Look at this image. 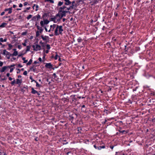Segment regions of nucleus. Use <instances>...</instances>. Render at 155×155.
Listing matches in <instances>:
<instances>
[{
    "mask_svg": "<svg viewBox=\"0 0 155 155\" xmlns=\"http://www.w3.org/2000/svg\"><path fill=\"white\" fill-rule=\"evenodd\" d=\"M69 10L68 7H67L65 5H64L59 8V12L61 14H62L63 16H65L66 13H70L69 12Z\"/></svg>",
    "mask_w": 155,
    "mask_h": 155,
    "instance_id": "nucleus-1",
    "label": "nucleus"
},
{
    "mask_svg": "<svg viewBox=\"0 0 155 155\" xmlns=\"http://www.w3.org/2000/svg\"><path fill=\"white\" fill-rule=\"evenodd\" d=\"M56 26L54 30V35L56 36L59 35V34L62 35V31H63V27L61 25L59 26L58 25H54Z\"/></svg>",
    "mask_w": 155,
    "mask_h": 155,
    "instance_id": "nucleus-2",
    "label": "nucleus"
},
{
    "mask_svg": "<svg viewBox=\"0 0 155 155\" xmlns=\"http://www.w3.org/2000/svg\"><path fill=\"white\" fill-rule=\"evenodd\" d=\"M64 16H63L62 14L60 15L59 13H58L56 14L55 16V17L57 22L60 21L61 19Z\"/></svg>",
    "mask_w": 155,
    "mask_h": 155,
    "instance_id": "nucleus-3",
    "label": "nucleus"
},
{
    "mask_svg": "<svg viewBox=\"0 0 155 155\" xmlns=\"http://www.w3.org/2000/svg\"><path fill=\"white\" fill-rule=\"evenodd\" d=\"M45 67L47 68L54 69V68L53 67V65L51 63H46Z\"/></svg>",
    "mask_w": 155,
    "mask_h": 155,
    "instance_id": "nucleus-4",
    "label": "nucleus"
},
{
    "mask_svg": "<svg viewBox=\"0 0 155 155\" xmlns=\"http://www.w3.org/2000/svg\"><path fill=\"white\" fill-rule=\"evenodd\" d=\"M32 47L34 48V50L35 51L40 50L41 49V47L40 45H36V46L33 45Z\"/></svg>",
    "mask_w": 155,
    "mask_h": 155,
    "instance_id": "nucleus-5",
    "label": "nucleus"
},
{
    "mask_svg": "<svg viewBox=\"0 0 155 155\" xmlns=\"http://www.w3.org/2000/svg\"><path fill=\"white\" fill-rule=\"evenodd\" d=\"M41 18V16L38 14L37 15L33 17L32 18V20L33 21H38Z\"/></svg>",
    "mask_w": 155,
    "mask_h": 155,
    "instance_id": "nucleus-6",
    "label": "nucleus"
},
{
    "mask_svg": "<svg viewBox=\"0 0 155 155\" xmlns=\"http://www.w3.org/2000/svg\"><path fill=\"white\" fill-rule=\"evenodd\" d=\"M41 37L43 40L45 41L46 42H48L49 41V37L48 36L41 35Z\"/></svg>",
    "mask_w": 155,
    "mask_h": 155,
    "instance_id": "nucleus-7",
    "label": "nucleus"
},
{
    "mask_svg": "<svg viewBox=\"0 0 155 155\" xmlns=\"http://www.w3.org/2000/svg\"><path fill=\"white\" fill-rule=\"evenodd\" d=\"M35 26H36L38 30H39V32L40 33H42V32L43 29V28H42V27H40L38 25H37V24L35 25Z\"/></svg>",
    "mask_w": 155,
    "mask_h": 155,
    "instance_id": "nucleus-8",
    "label": "nucleus"
},
{
    "mask_svg": "<svg viewBox=\"0 0 155 155\" xmlns=\"http://www.w3.org/2000/svg\"><path fill=\"white\" fill-rule=\"evenodd\" d=\"M64 5H68L71 4V2L70 0H64Z\"/></svg>",
    "mask_w": 155,
    "mask_h": 155,
    "instance_id": "nucleus-9",
    "label": "nucleus"
},
{
    "mask_svg": "<svg viewBox=\"0 0 155 155\" xmlns=\"http://www.w3.org/2000/svg\"><path fill=\"white\" fill-rule=\"evenodd\" d=\"M30 70L34 72H37V70L35 65H33L32 67H30Z\"/></svg>",
    "mask_w": 155,
    "mask_h": 155,
    "instance_id": "nucleus-10",
    "label": "nucleus"
},
{
    "mask_svg": "<svg viewBox=\"0 0 155 155\" xmlns=\"http://www.w3.org/2000/svg\"><path fill=\"white\" fill-rule=\"evenodd\" d=\"M12 7H11L8 8H6L4 10L5 12H6L8 11V13L9 14H10L12 13Z\"/></svg>",
    "mask_w": 155,
    "mask_h": 155,
    "instance_id": "nucleus-11",
    "label": "nucleus"
},
{
    "mask_svg": "<svg viewBox=\"0 0 155 155\" xmlns=\"http://www.w3.org/2000/svg\"><path fill=\"white\" fill-rule=\"evenodd\" d=\"M54 25H57L56 24H53V25H50V28L51 29L52 31H53L54 29L55 28H56V26H54Z\"/></svg>",
    "mask_w": 155,
    "mask_h": 155,
    "instance_id": "nucleus-12",
    "label": "nucleus"
},
{
    "mask_svg": "<svg viewBox=\"0 0 155 155\" xmlns=\"http://www.w3.org/2000/svg\"><path fill=\"white\" fill-rule=\"evenodd\" d=\"M7 68V67L6 66H5L3 67L2 69L0 70V72H3L5 71L6 70Z\"/></svg>",
    "mask_w": 155,
    "mask_h": 155,
    "instance_id": "nucleus-13",
    "label": "nucleus"
},
{
    "mask_svg": "<svg viewBox=\"0 0 155 155\" xmlns=\"http://www.w3.org/2000/svg\"><path fill=\"white\" fill-rule=\"evenodd\" d=\"M31 90H32V91H31V93L33 94H37L38 93V92L37 91L35 90V89H34V88H31Z\"/></svg>",
    "mask_w": 155,
    "mask_h": 155,
    "instance_id": "nucleus-14",
    "label": "nucleus"
},
{
    "mask_svg": "<svg viewBox=\"0 0 155 155\" xmlns=\"http://www.w3.org/2000/svg\"><path fill=\"white\" fill-rule=\"evenodd\" d=\"M16 80V84H19V85H20L21 83V80H20L18 79H17Z\"/></svg>",
    "mask_w": 155,
    "mask_h": 155,
    "instance_id": "nucleus-15",
    "label": "nucleus"
},
{
    "mask_svg": "<svg viewBox=\"0 0 155 155\" xmlns=\"http://www.w3.org/2000/svg\"><path fill=\"white\" fill-rule=\"evenodd\" d=\"M119 131L120 133H121L122 134H126L127 133V132L125 130H121V129L119 130Z\"/></svg>",
    "mask_w": 155,
    "mask_h": 155,
    "instance_id": "nucleus-16",
    "label": "nucleus"
},
{
    "mask_svg": "<svg viewBox=\"0 0 155 155\" xmlns=\"http://www.w3.org/2000/svg\"><path fill=\"white\" fill-rule=\"evenodd\" d=\"M51 20L53 21L54 23L57 22L55 16L54 18H51Z\"/></svg>",
    "mask_w": 155,
    "mask_h": 155,
    "instance_id": "nucleus-17",
    "label": "nucleus"
},
{
    "mask_svg": "<svg viewBox=\"0 0 155 155\" xmlns=\"http://www.w3.org/2000/svg\"><path fill=\"white\" fill-rule=\"evenodd\" d=\"M35 7V11H37L38 10V6L37 5H35L34 4L33 7V9H34Z\"/></svg>",
    "mask_w": 155,
    "mask_h": 155,
    "instance_id": "nucleus-18",
    "label": "nucleus"
},
{
    "mask_svg": "<svg viewBox=\"0 0 155 155\" xmlns=\"http://www.w3.org/2000/svg\"><path fill=\"white\" fill-rule=\"evenodd\" d=\"M18 54V52L16 51H15L11 55L12 56H16Z\"/></svg>",
    "mask_w": 155,
    "mask_h": 155,
    "instance_id": "nucleus-19",
    "label": "nucleus"
},
{
    "mask_svg": "<svg viewBox=\"0 0 155 155\" xmlns=\"http://www.w3.org/2000/svg\"><path fill=\"white\" fill-rule=\"evenodd\" d=\"M105 148V146L104 145L102 146H97V149L99 150H101L102 148Z\"/></svg>",
    "mask_w": 155,
    "mask_h": 155,
    "instance_id": "nucleus-20",
    "label": "nucleus"
},
{
    "mask_svg": "<svg viewBox=\"0 0 155 155\" xmlns=\"http://www.w3.org/2000/svg\"><path fill=\"white\" fill-rule=\"evenodd\" d=\"M7 24L5 22H3L2 24L0 25V27H5L7 25Z\"/></svg>",
    "mask_w": 155,
    "mask_h": 155,
    "instance_id": "nucleus-21",
    "label": "nucleus"
},
{
    "mask_svg": "<svg viewBox=\"0 0 155 155\" xmlns=\"http://www.w3.org/2000/svg\"><path fill=\"white\" fill-rule=\"evenodd\" d=\"M104 112H105L106 114H110V112L107 110H106V109H105L104 110Z\"/></svg>",
    "mask_w": 155,
    "mask_h": 155,
    "instance_id": "nucleus-22",
    "label": "nucleus"
},
{
    "mask_svg": "<svg viewBox=\"0 0 155 155\" xmlns=\"http://www.w3.org/2000/svg\"><path fill=\"white\" fill-rule=\"evenodd\" d=\"M44 22V24L45 25H47L49 23V21L48 20H44L43 21Z\"/></svg>",
    "mask_w": 155,
    "mask_h": 155,
    "instance_id": "nucleus-23",
    "label": "nucleus"
},
{
    "mask_svg": "<svg viewBox=\"0 0 155 155\" xmlns=\"http://www.w3.org/2000/svg\"><path fill=\"white\" fill-rule=\"evenodd\" d=\"M63 2H59L58 3V7L61 6L62 5H63Z\"/></svg>",
    "mask_w": 155,
    "mask_h": 155,
    "instance_id": "nucleus-24",
    "label": "nucleus"
},
{
    "mask_svg": "<svg viewBox=\"0 0 155 155\" xmlns=\"http://www.w3.org/2000/svg\"><path fill=\"white\" fill-rule=\"evenodd\" d=\"M40 24L41 26L42 27H44V22L43 21H41L40 22Z\"/></svg>",
    "mask_w": 155,
    "mask_h": 155,
    "instance_id": "nucleus-25",
    "label": "nucleus"
},
{
    "mask_svg": "<svg viewBox=\"0 0 155 155\" xmlns=\"http://www.w3.org/2000/svg\"><path fill=\"white\" fill-rule=\"evenodd\" d=\"M45 2H50L51 3H54V1L53 0H45Z\"/></svg>",
    "mask_w": 155,
    "mask_h": 155,
    "instance_id": "nucleus-26",
    "label": "nucleus"
},
{
    "mask_svg": "<svg viewBox=\"0 0 155 155\" xmlns=\"http://www.w3.org/2000/svg\"><path fill=\"white\" fill-rule=\"evenodd\" d=\"M74 7V5L73 4H72L69 7V10L71 9H73Z\"/></svg>",
    "mask_w": 155,
    "mask_h": 155,
    "instance_id": "nucleus-27",
    "label": "nucleus"
},
{
    "mask_svg": "<svg viewBox=\"0 0 155 155\" xmlns=\"http://www.w3.org/2000/svg\"><path fill=\"white\" fill-rule=\"evenodd\" d=\"M30 48H31V46H27L26 51H29L30 50Z\"/></svg>",
    "mask_w": 155,
    "mask_h": 155,
    "instance_id": "nucleus-28",
    "label": "nucleus"
},
{
    "mask_svg": "<svg viewBox=\"0 0 155 155\" xmlns=\"http://www.w3.org/2000/svg\"><path fill=\"white\" fill-rule=\"evenodd\" d=\"M32 60L31 59L29 61H28V62L27 64V65H29L31 64L32 62Z\"/></svg>",
    "mask_w": 155,
    "mask_h": 155,
    "instance_id": "nucleus-29",
    "label": "nucleus"
},
{
    "mask_svg": "<svg viewBox=\"0 0 155 155\" xmlns=\"http://www.w3.org/2000/svg\"><path fill=\"white\" fill-rule=\"evenodd\" d=\"M22 59L24 61L23 63H26L28 62V60H25V57L22 58Z\"/></svg>",
    "mask_w": 155,
    "mask_h": 155,
    "instance_id": "nucleus-30",
    "label": "nucleus"
},
{
    "mask_svg": "<svg viewBox=\"0 0 155 155\" xmlns=\"http://www.w3.org/2000/svg\"><path fill=\"white\" fill-rule=\"evenodd\" d=\"M16 83L15 80L11 82V84L13 86Z\"/></svg>",
    "mask_w": 155,
    "mask_h": 155,
    "instance_id": "nucleus-31",
    "label": "nucleus"
},
{
    "mask_svg": "<svg viewBox=\"0 0 155 155\" xmlns=\"http://www.w3.org/2000/svg\"><path fill=\"white\" fill-rule=\"evenodd\" d=\"M77 41L78 42H80L82 41V39L81 38H79L77 39Z\"/></svg>",
    "mask_w": 155,
    "mask_h": 155,
    "instance_id": "nucleus-32",
    "label": "nucleus"
},
{
    "mask_svg": "<svg viewBox=\"0 0 155 155\" xmlns=\"http://www.w3.org/2000/svg\"><path fill=\"white\" fill-rule=\"evenodd\" d=\"M32 17V15H29L27 17V19L29 20L30 18H31Z\"/></svg>",
    "mask_w": 155,
    "mask_h": 155,
    "instance_id": "nucleus-33",
    "label": "nucleus"
},
{
    "mask_svg": "<svg viewBox=\"0 0 155 155\" xmlns=\"http://www.w3.org/2000/svg\"><path fill=\"white\" fill-rule=\"evenodd\" d=\"M47 48L48 50H49L51 48L49 45L47 44L46 45Z\"/></svg>",
    "mask_w": 155,
    "mask_h": 155,
    "instance_id": "nucleus-34",
    "label": "nucleus"
},
{
    "mask_svg": "<svg viewBox=\"0 0 155 155\" xmlns=\"http://www.w3.org/2000/svg\"><path fill=\"white\" fill-rule=\"evenodd\" d=\"M40 32L38 31L36 32V36L37 37H38L40 35Z\"/></svg>",
    "mask_w": 155,
    "mask_h": 155,
    "instance_id": "nucleus-35",
    "label": "nucleus"
},
{
    "mask_svg": "<svg viewBox=\"0 0 155 155\" xmlns=\"http://www.w3.org/2000/svg\"><path fill=\"white\" fill-rule=\"evenodd\" d=\"M151 96H154L155 95V93L154 91H151L150 94Z\"/></svg>",
    "mask_w": 155,
    "mask_h": 155,
    "instance_id": "nucleus-36",
    "label": "nucleus"
},
{
    "mask_svg": "<svg viewBox=\"0 0 155 155\" xmlns=\"http://www.w3.org/2000/svg\"><path fill=\"white\" fill-rule=\"evenodd\" d=\"M7 51L6 50H4L3 51V52L2 53L4 55H6Z\"/></svg>",
    "mask_w": 155,
    "mask_h": 155,
    "instance_id": "nucleus-37",
    "label": "nucleus"
},
{
    "mask_svg": "<svg viewBox=\"0 0 155 155\" xmlns=\"http://www.w3.org/2000/svg\"><path fill=\"white\" fill-rule=\"evenodd\" d=\"M27 34V31H26L25 32H23L21 34V35H26V34Z\"/></svg>",
    "mask_w": 155,
    "mask_h": 155,
    "instance_id": "nucleus-38",
    "label": "nucleus"
},
{
    "mask_svg": "<svg viewBox=\"0 0 155 155\" xmlns=\"http://www.w3.org/2000/svg\"><path fill=\"white\" fill-rule=\"evenodd\" d=\"M35 82L36 83V86L38 87H39L40 85L36 81H35Z\"/></svg>",
    "mask_w": 155,
    "mask_h": 155,
    "instance_id": "nucleus-39",
    "label": "nucleus"
},
{
    "mask_svg": "<svg viewBox=\"0 0 155 155\" xmlns=\"http://www.w3.org/2000/svg\"><path fill=\"white\" fill-rule=\"evenodd\" d=\"M7 79V78L5 77H4V78H1L0 80V81H2L5 80Z\"/></svg>",
    "mask_w": 155,
    "mask_h": 155,
    "instance_id": "nucleus-40",
    "label": "nucleus"
},
{
    "mask_svg": "<svg viewBox=\"0 0 155 155\" xmlns=\"http://www.w3.org/2000/svg\"><path fill=\"white\" fill-rule=\"evenodd\" d=\"M29 78L31 80V82H32L33 81H36L35 80H34L33 79V78H32V77L31 76H30V77H29Z\"/></svg>",
    "mask_w": 155,
    "mask_h": 155,
    "instance_id": "nucleus-41",
    "label": "nucleus"
},
{
    "mask_svg": "<svg viewBox=\"0 0 155 155\" xmlns=\"http://www.w3.org/2000/svg\"><path fill=\"white\" fill-rule=\"evenodd\" d=\"M27 42V40H25V42L22 43V44L25 46H26V43Z\"/></svg>",
    "mask_w": 155,
    "mask_h": 155,
    "instance_id": "nucleus-42",
    "label": "nucleus"
},
{
    "mask_svg": "<svg viewBox=\"0 0 155 155\" xmlns=\"http://www.w3.org/2000/svg\"><path fill=\"white\" fill-rule=\"evenodd\" d=\"M8 46L9 48V49L10 50L11 48L12 47V45L11 44H8Z\"/></svg>",
    "mask_w": 155,
    "mask_h": 155,
    "instance_id": "nucleus-43",
    "label": "nucleus"
},
{
    "mask_svg": "<svg viewBox=\"0 0 155 155\" xmlns=\"http://www.w3.org/2000/svg\"><path fill=\"white\" fill-rule=\"evenodd\" d=\"M12 54H10V53L7 51L6 52V56H9V55H11Z\"/></svg>",
    "mask_w": 155,
    "mask_h": 155,
    "instance_id": "nucleus-44",
    "label": "nucleus"
},
{
    "mask_svg": "<svg viewBox=\"0 0 155 155\" xmlns=\"http://www.w3.org/2000/svg\"><path fill=\"white\" fill-rule=\"evenodd\" d=\"M48 13H45L43 15L42 17H44L45 16H48Z\"/></svg>",
    "mask_w": 155,
    "mask_h": 155,
    "instance_id": "nucleus-45",
    "label": "nucleus"
},
{
    "mask_svg": "<svg viewBox=\"0 0 155 155\" xmlns=\"http://www.w3.org/2000/svg\"><path fill=\"white\" fill-rule=\"evenodd\" d=\"M27 74V72L26 71H25L23 73V74L25 75H26Z\"/></svg>",
    "mask_w": 155,
    "mask_h": 155,
    "instance_id": "nucleus-46",
    "label": "nucleus"
},
{
    "mask_svg": "<svg viewBox=\"0 0 155 155\" xmlns=\"http://www.w3.org/2000/svg\"><path fill=\"white\" fill-rule=\"evenodd\" d=\"M58 55L57 54L54 57V59L55 60H57L58 59Z\"/></svg>",
    "mask_w": 155,
    "mask_h": 155,
    "instance_id": "nucleus-47",
    "label": "nucleus"
},
{
    "mask_svg": "<svg viewBox=\"0 0 155 155\" xmlns=\"http://www.w3.org/2000/svg\"><path fill=\"white\" fill-rule=\"evenodd\" d=\"M107 121V120L106 119H105V121L103 122H102V124H105L106 123V122Z\"/></svg>",
    "mask_w": 155,
    "mask_h": 155,
    "instance_id": "nucleus-48",
    "label": "nucleus"
},
{
    "mask_svg": "<svg viewBox=\"0 0 155 155\" xmlns=\"http://www.w3.org/2000/svg\"><path fill=\"white\" fill-rule=\"evenodd\" d=\"M3 63L2 62L0 61V67H2L3 65Z\"/></svg>",
    "mask_w": 155,
    "mask_h": 155,
    "instance_id": "nucleus-49",
    "label": "nucleus"
},
{
    "mask_svg": "<svg viewBox=\"0 0 155 155\" xmlns=\"http://www.w3.org/2000/svg\"><path fill=\"white\" fill-rule=\"evenodd\" d=\"M53 76H54V78H56V77H57V76L56 75V74L55 73L53 74Z\"/></svg>",
    "mask_w": 155,
    "mask_h": 155,
    "instance_id": "nucleus-50",
    "label": "nucleus"
},
{
    "mask_svg": "<svg viewBox=\"0 0 155 155\" xmlns=\"http://www.w3.org/2000/svg\"><path fill=\"white\" fill-rule=\"evenodd\" d=\"M0 41L1 42H3V39L2 38H0Z\"/></svg>",
    "mask_w": 155,
    "mask_h": 155,
    "instance_id": "nucleus-51",
    "label": "nucleus"
},
{
    "mask_svg": "<svg viewBox=\"0 0 155 155\" xmlns=\"http://www.w3.org/2000/svg\"><path fill=\"white\" fill-rule=\"evenodd\" d=\"M18 67L19 68H21L22 67V66L21 65V64H18Z\"/></svg>",
    "mask_w": 155,
    "mask_h": 155,
    "instance_id": "nucleus-52",
    "label": "nucleus"
},
{
    "mask_svg": "<svg viewBox=\"0 0 155 155\" xmlns=\"http://www.w3.org/2000/svg\"><path fill=\"white\" fill-rule=\"evenodd\" d=\"M28 2H25L24 4V5L25 6H26L28 4Z\"/></svg>",
    "mask_w": 155,
    "mask_h": 155,
    "instance_id": "nucleus-53",
    "label": "nucleus"
},
{
    "mask_svg": "<svg viewBox=\"0 0 155 155\" xmlns=\"http://www.w3.org/2000/svg\"><path fill=\"white\" fill-rule=\"evenodd\" d=\"M94 147L96 149H97V146L96 145V144H95V145H94Z\"/></svg>",
    "mask_w": 155,
    "mask_h": 155,
    "instance_id": "nucleus-54",
    "label": "nucleus"
},
{
    "mask_svg": "<svg viewBox=\"0 0 155 155\" xmlns=\"http://www.w3.org/2000/svg\"><path fill=\"white\" fill-rule=\"evenodd\" d=\"M13 70H14V68H11L10 69V72H12L13 71Z\"/></svg>",
    "mask_w": 155,
    "mask_h": 155,
    "instance_id": "nucleus-55",
    "label": "nucleus"
},
{
    "mask_svg": "<svg viewBox=\"0 0 155 155\" xmlns=\"http://www.w3.org/2000/svg\"><path fill=\"white\" fill-rule=\"evenodd\" d=\"M5 14V12H2L1 13V16H2L3 15Z\"/></svg>",
    "mask_w": 155,
    "mask_h": 155,
    "instance_id": "nucleus-56",
    "label": "nucleus"
},
{
    "mask_svg": "<svg viewBox=\"0 0 155 155\" xmlns=\"http://www.w3.org/2000/svg\"><path fill=\"white\" fill-rule=\"evenodd\" d=\"M121 155V154H120V153H119L118 152H116L115 155Z\"/></svg>",
    "mask_w": 155,
    "mask_h": 155,
    "instance_id": "nucleus-57",
    "label": "nucleus"
},
{
    "mask_svg": "<svg viewBox=\"0 0 155 155\" xmlns=\"http://www.w3.org/2000/svg\"><path fill=\"white\" fill-rule=\"evenodd\" d=\"M22 4L21 3H20L19 4V6L20 7H22Z\"/></svg>",
    "mask_w": 155,
    "mask_h": 155,
    "instance_id": "nucleus-58",
    "label": "nucleus"
},
{
    "mask_svg": "<svg viewBox=\"0 0 155 155\" xmlns=\"http://www.w3.org/2000/svg\"><path fill=\"white\" fill-rule=\"evenodd\" d=\"M18 48L20 49L21 48V46L20 45H18Z\"/></svg>",
    "mask_w": 155,
    "mask_h": 155,
    "instance_id": "nucleus-59",
    "label": "nucleus"
},
{
    "mask_svg": "<svg viewBox=\"0 0 155 155\" xmlns=\"http://www.w3.org/2000/svg\"><path fill=\"white\" fill-rule=\"evenodd\" d=\"M38 60L40 62H41L42 61V59H41V58H39Z\"/></svg>",
    "mask_w": 155,
    "mask_h": 155,
    "instance_id": "nucleus-60",
    "label": "nucleus"
},
{
    "mask_svg": "<svg viewBox=\"0 0 155 155\" xmlns=\"http://www.w3.org/2000/svg\"><path fill=\"white\" fill-rule=\"evenodd\" d=\"M8 79L10 81H11L12 80V78L11 77H9L8 78Z\"/></svg>",
    "mask_w": 155,
    "mask_h": 155,
    "instance_id": "nucleus-61",
    "label": "nucleus"
},
{
    "mask_svg": "<svg viewBox=\"0 0 155 155\" xmlns=\"http://www.w3.org/2000/svg\"><path fill=\"white\" fill-rule=\"evenodd\" d=\"M10 75V74L9 73H8L6 74V76L8 77H9Z\"/></svg>",
    "mask_w": 155,
    "mask_h": 155,
    "instance_id": "nucleus-62",
    "label": "nucleus"
},
{
    "mask_svg": "<svg viewBox=\"0 0 155 155\" xmlns=\"http://www.w3.org/2000/svg\"><path fill=\"white\" fill-rule=\"evenodd\" d=\"M48 50H46L45 51V53L47 54H48V52H49V51H48Z\"/></svg>",
    "mask_w": 155,
    "mask_h": 155,
    "instance_id": "nucleus-63",
    "label": "nucleus"
},
{
    "mask_svg": "<svg viewBox=\"0 0 155 155\" xmlns=\"http://www.w3.org/2000/svg\"><path fill=\"white\" fill-rule=\"evenodd\" d=\"M38 63V62H37V61H35L34 62V64H36Z\"/></svg>",
    "mask_w": 155,
    "mask_h": 155,
    "instance_id": "nucleus-64",
    "label": "nucleus"
}]
</instances>
